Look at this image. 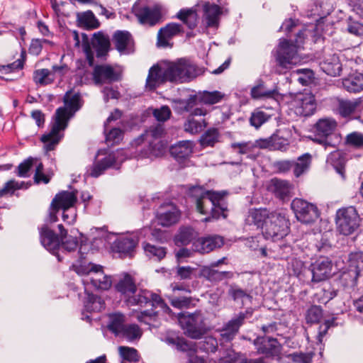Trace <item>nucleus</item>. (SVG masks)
Returning a JSON list of instances; mask_svg holds the SVG:
<instances>
[{
	"label": "nucleus",
	"instance_id": "obj_38",
	"mask_svg": "<svg viewBox=\"0 0 363 363\" xmlns=\"http://www.w3.org/2000/svg\"><path fill=\"white\" fill-rule=\"evenodd\" d=\"M197 236V233L191 226H181L174 236V241L176 245L183 246L189 245Z\"/></svg>",
	"mask_w": 363,
	"mask_h": 363
},
{
	"label": "nucleus",
	"instance_id": "obj_57",
	"mask_svg": "<svg viewBox=\"0 0 363 363\" xmlns=\"http://www.w3.org/2000/svg\"><path fill=\"white\" fill-rule=\"evenodd\" d=\"M27 189L23 182H16L14 179H11L5 183L4 187L0 189V197L6 194H13L16 190L21 189Z\"/></svg>",
	"mask_w": 363,
	"mask_h": 363
},
{
	"label": "nucleus",
	"instance_id": "obj_19",
	"mask_svg": "<svg viewBox=\"0 0 363 363\" xmlns=\"http://www.w3.org/2000/svg\"><path fill=\"white\" fill-rule=\"evenodd\" d=\"M40 238L42 245L48 251L55 255L58 261L62 258L57 252L60 247V238L59 236L47 225H43L40 230Z\"/></svg>",
	"mask_w": 363,
	"mask_h": 363
},
{
	"label": "nucleus",
	"instance_id": "obj_25",
	"mask_svg": "<svg viewBox=\"0 0 363 363\" xmlns=\"http://www.w3.org/2000/svg\"><path fill=\"white\" fill-rule=\"evenodd\" d=\"M138 244V238L136 235H125L118 238L113 242V249L118 253L131 256Z\"/></svg>",
	"mask_w": 363,
	"mask_h": 363
},
{
	"label": "nucleus",
	"instance_id": "obj_64",
	"mask_svg": "<svg viewBox=\"0 0 363 363\" xmlns=\"http://www.w3.org/2000/svg\"><path fill=\"white\" fill-rule=\"evenodd\" d=\"M272 150H286L289 146V141L284 137L274 133L272 135Z\"/></svg>",
	"mask_w": 363,
	"mask_h": 363
},
{
	"label": "nucleus",
	"instance_id": "obj_27",
	"mask_svg": "<svg viewBox=\"0 0 363 363\" xmlns=\"http://www.w3.org/2000/svg\"><path fill=\"white\" fill-rule=\"evenodd\" d=\"M116 49L121 54H129L133 52V38L128 31L118 30L113 37Z\"/></svg>",
	"mask_w": 363,
	"mask_h": 363
},
{
	"label": "nucleus",
	"instance_id": "obj_30",
	"mask_svg": "<svg viewBox=\"0 0 363 363\" xmlns=\"http://www.w3.org/2000/svg\"><path fill=\"white\" fill-rule=\"evenodd\" d=\"M194 143L190 140H182L170 147L171 155L177 161L181 162L188 158L193 152Z\"/></svg>",
	"mask_w": 363,
	"mask_h": 363
},
{
	"label": "nucleus",
	"instance_id": "obj_7",
	"mask_svg": "<svg viewBox=\"0 0 363 363\" xmlns=\"http://www.w3.org/2000/svg\"><path fill=\"white\" fill-rule=\"evenodd\" d=\"M363 269V253L352 252L349 255L348 266L340 276V283L345 289H353L357 285V278Z\"/></svg>",
	"mask_w": 363,
	"mask_h": 363
},
{
	"label": "nucleus",
	"instance_id": "obj_22",
	"mask_svg": "<svg viewBox=\"0 0 363 363\" xmlns=\"http://www.w3.org/2000/svg\"><path fill=\"white\" fill-rule=\"evenodd\" d=\"M119 152H111L102 160L95 162L88 169L87 173L90 177H98L110 167H116Z\"/></svg>",
	"mask_w": 363,
	"mask_h": 363
},
{
	"label": "nucleus",
	"instance_id": "obj_59",
	"mask_svg": "<svg viewBox=\"0 0 363 363\" xmlns=\"http://www.w3.org/2000/svg\"><path fill=\"white\" fill-rule=\"evenodd\" d=\"M144 250L147 256L155 257L157 260H161L166 255V249L162 247H157L149 243L144 245Z\"/></svg>",
	"mask_w": 363,
	"mask_h": 363
},
{
	"label": "nucleus",
	"instance_id": "obj_4",
	"mask_svg": "<svg viewBox=\"0 0 363 363\" xmlns=\"http://www.w3.org/2000/svg\"><path fill=\"white\" fill-rule=\"evenodd\" d=\"M163 133L162 126L157 125L138 138L135 140L137 145H140V143H143L139 150L138 157L153 159L162 156L166 149V145L161 139Z\"/></svg>",
	"mask_w": 363,
	"mask_h": 363
},
{
	"label": "nucleus",
	"instance_id": "obj_33",
	"mask_svg": "<svg viewBox=\"0 0 363 363\" xmlns=\"http://www.w3.org/2000/svg\"><path fill=\"white\" fill-rule=\"evenodd\" d=\"M320 69L328 75L335 77L340 74L342 65L336 54L328 56L321 63Z\"/></svg>",
	"mask_w": 363,
	"mask_h": 363
},
{
	"label": "nucleus",
	"instance_id": "obj_10",
	"mask_svg": "<svg viewBox=\"0 0 363 363\" xmlns=\"http://www.w3.org/2000/svg\"><path fill=\"white\" fill-rule=\"evenodd\" d=\"M296 218L303 223L315 222L320 216L318 207L301 199H295L291 204Z\"/></svg>",
	"mask_w": 363,
	"mask_h": 363
},
{
	"label": "nucleus",
	"instance_id": "obj_50",
	"mask_svg": "<svg viewBox=\"0 0 363 363\" xmlns=\"http://www.w3.org/2000/svg\"><path fill=\"white\" fill-rule=\"evenodd\" d=\"M219 132L217 128L208 129L201 136L200 143L203 147H213L218 142Z\"/></svg>",
	"mask_w": 363,
	"mask_h": 363
},
{
	"label": "nucleus",
	"instance_id": "obj_20",
	"mask_svg": "<svg viewBox=\"0 0 363 363\" xmlns=\"http://www.w3.org/2000/svg\"><path fill=\"white\" fill-rule=\"evenodd\" d=\"M333 264L327 257H320L311 265L313 282H320L331 275Z\"/></svg>",
	"mask_w": 363,
	"mask_h": 363
},
{
	"label": "nucleus",
	"instance_id": "obj_15",
	"mask_svg": "<svg viewBox=\"0 0 363 363\" xmlns=\"http://www.w3.org/2000/svg\"><path fill=\"white\" fill-rule=\"evenodd\" d=\"M180 217V210L172 203L162 204L156 214L158 223L164 227H169L176 224L179 222Z\"/></svg>",
	"mask_w": 363,
	"mask_h": 363
},
{
	"label": "nucleus",
	"instance_id": "obj_9",
	"mask_svg": "<svg viewBox=\"0 0 363 363\" xmlns=\"http://www.w3.org/2000/svg\"><path fill=\"white\" fill-rule=\"evenodd\" d=\"M262 235L267 240H279L288 234L289 221L281 213L272 212L269 220L262 229Z\"/></svg>",
	"mask_w": 363,
	"mask_h": 363
},
{
	"label": "nucleus",
	"instance_id": "obj_6",
	"mask_svg": "<svg viewBox=\"0 0 363 363\" xmlns=\"http://www.w3.org/2000/svg\"><path fill=\"white\" fill-rule=\"evenodd\" d=\"M169 82L174 83L188 82L199 74L196 66L189 60L181 58L164 65Z\"/></svg>",
	"mask_w": 363,
	"mask_h": 363
},
{
	"label": "nucleus",
	"instance_id": "obj_21",
	"mask_svg": "<svg viewBox=\"0 0 363 363\" xmlns=\"http://www.w3.org/2000/svg\"><path fill=\"white\" fill-rule=\"evenodd\" d=\"M255 345L259 354L266 357L277 356L280 352V345L277 339L269 337H258Z\"/></svg>",
	"mask_w": 363,
	"mask_h": 363
},
{
	"label": "nucleus",
	"instance_id": "obj_17",
	"mask_svg": "<svg viewBox=\"0 0 363 363\" xmlns=\"http://www.w3.org/2000/svg\"><path fill=\"white\" fill-rule=\"evenodd\" d=\"M224 245L223 238L217 235L201 237L193 242V250L201 254L209 253Z\"/></svg>",
	"mask_w": 363,
	"mask_h": 363
},
{
	"label": "nucleus",
	"instance_id": "obj_47",
	"mask_svg": "<svg viewBox=\"0 0 363 363\" xmlns=\"http://www.w3.org/2000/svg\"><path fill=\"white\" fill-rule=\"evenodd\" d=\"M228 294L235 302L241 301L242 304H244L245 301L251 302L252 300V296L249 291L242 289L235 284L230 286Z\"/></svg>",
	"mask_w": 363,
	"mask_h": 363
},
{
	"label": "nucleus",
	"instance_id": "obj_52",
	"mask_svg": "<svg viewBox=\"0 0 363 363\" xmlns=\"http://www.w3.org/2000/svg\"><path fill=\"white\" fill-rule=\"evenodd\" d=\"M287 270L291 276L299 277L306 270V267L303 261L296 257H291L288 262Z\"/></svg>",
	"mask_w": 363,
	"mask_h": 363
},
{
	"label": "nucleus",
	"instance_id": "obj_34",
	"mask_svg": "<svg viewBox=\"0 0 363 363\" xmlns=\"http://www.w3.org/2000/svg\"><path fill=\"white\" fill-rule=\"evenodd\" d=\"M166 341L168 344L174 345L178 350L186 353L188 357L197 353L196 344L193 341L180 337H167Z\"/></svg>",
	"mask_w": 363,
	"mask_h": 363
},
{
	"label": "nucleus",
	"instance_id": "obj_12",
	"mask_svg": "<svg viewBox=\"0 0 363 363\" xmlns=\"http://www.w3.org/2000/svg\"><path fill=\"white\" fill-rule=\"evenodd\" d=\"M77 272L88 274L89 277L84 282L91 284L96 289L108 290L111 286V279L104 274L101 265L91 264L89 271L81 269Z\"/></svg>",
	"mask_w": 363,
	"mask_h": 363
},
{
	"label": "nucleus",
	"instance_id": "obj_53",
	"mask_svg": "<svg viewBox=\"0 0 363 363\" xmlns=\"http://www.w3.org/2000/svg\"><path fill=\"white\" fill-rule=\"evenodd\" d=\"M77 19L79 23L82 26L90 28H96L99 26V23L96 18L94 13L90 11L78 13Z\"/></svg>",
	"mask_w": 363,
	"mask_h": 363
},
{
	"label": "nucleus",
	"instance_id": "obj_48",
	"mask_svg": "<svg viewBox=\"0 0 363 363\" xmlns=\"http://www.w3.org/2000/svg\"><path fill=\"white\" fill-rule=\"evenodd\" d=\"M142 334V330L138 325L126 324L118 337L124 338L129 342H133L140 339Z\"/></svg>",
	"mask_w": 363,
	"mask_h": 363
},
{
	"label": "nucleus",
	"instance_id": "obj_31",
	"mask_svg": "<svg viewBox=\"0 0 363 363\" xmlns=\"http://www.w3.org/2000/svg\"><path fill=\"white\" fill-rule=\"evenodd\" d=\"M268 189L277 198L284 200L289 197L292 185L286 180L274 178L271 179Z\"/></svg>",
	"mask_w": 363,
	"mask_h": 363
},
{
	"label": "nucleus",
	"instance_id": "obj_56",
	"mask_svg": "<svg viewBox=\"0 0 363 363\" xmlns=\"http://www.w3.org/2000/svg\"><path fill=\"white\" fill-rule=\"evenodd\" d=\"M345 143L347 145L356 149L363 148V133L357 131L352 132L345 137Z\"/></svg>",
	"mask_w": 363,
	"mask_h": 363
},
{
	"label": "nucleus",
	"instance_id": "obj_24",
	"mask_svg": "<svg viewBox=\"0 0 363 363\" xmlns=\"http://www.w3.org/2000/svg\"><path fill=\"white\" fill-rule=\"evenodd\" d=\"M115 289L127 300L130 299L138 291L135 279L127 273L119 278L115 284Z\"/></svg>",
	"mask_w": 363,
	"mask_h": 363
},
{
	"label": "nucleus",
	"instance_id": "obj_5",
	"mask_svg": "<svg viewBox=\"0 0 363 363\" xmlns=\"http://www.w3.org/2000/svg\"><path fill=\"white\" fill-rule=\"evenodd\" d=\"M337 126V123L335 119H319L314 125L313 140L325 148L335 147L341 140L339 134L334 133Z\"/></svg>",
	"mask_w": 363,
	"mask_h": 363
},
{
	"label": "nucleus",
	"instance_id": "obj_29",
	"mask_svg": "<svg viewBox=\"0 0 363 363\" xmlns=\"http://www.w3.org/2000/svg\"><path fill=\"white\" fill-rule=\"evenodd\" d=\"M201 275L211 282H220L225 279H231L234 273L230 271H218L211 265L204 266L201 269Z\"/></svg>",
	"mask_w": 363,
	"mask_h": 363
},
{
	"label": "nucleus",
	"instance_id": "obj_37",
	"mask_svg": "<svg viewBox=\"0 0 363 363\" xmlns=\"http://www.w3.org/2000/svg\"><path fill=\"white\" fill-rule=\"evenodd\" d=\"M361 104L362 101L360 99H339L337 109L342 117L347 118L359 111Z\"/></svg>",
	"mask_w": 363,
	"mask_h": 363
},
{
	"label": "nucleus",
	"instance_id": "obj_13",
	"mask_svg": "<svg viewBox=\"0 0 363 363\" xmlns=\"http://www.w3.org/2000/svg\"><path fill=\"white\" fill-rule=\"evenodd\" d=\"M291 104L295 113L301 116L313 115L316 108L315 97L310 92L296 94Z\"/></svg>",
	"mask_w": 363,
	"mask_h": 363
},
{
	"label": "nucleus",
	"instance_id": "obj_46",
	"mask_svg": "<svg viewBox=\"0 0 363 363\" xmlns=\"http://www.w3.org/2000/svg\"><path fill=\"white\" fill-rule=\"evenodd\" d=\"M327 162L333 165L337 172L344 177L345 157L342 151L337 150L330 152L327 157Z\"/></svg>",
	"mask_w": 363,
	"mask_h": 363
},
{
	"label": "nucleus",
	"instance_id": "obj_44",
	"mask_svg": "<svg viewBox=\"0 0 363 363\" xmlns=\"http://www.w3.org/2000/svg\"><path fill=\"white\" fill-rule=\"evenodd\" d=\"M277 94L276 89H267L262 80H259L257 85L254 86L250 91L251 96L254 99L274 98Z\"/></svg>",
	"mask_w": 363,
	"mask_h": 363
},
{
	"label": "nucleus",
	"instance_id": "obj_35",
	"mask_svg": "<svg viewBox=\"0 0 363 363\" xmlns=\"http://www.w3.org/2000/svg\"><path fill=\"white\" fill-rule=\"evenodd\" d=\"M272 212H269L266 208H255L249 211L248 216L247 218V222L249 224H254L258 228H262L266 224L269 217H271Z\"/></svg>",
	"mask_w": 363,
	"mask_h": 363
},
{
	"label": "nucleus",
	"instance_id": "obj_42",
	"mask_svg": "<svg viewBox=\"0 0 363 363\" xmlns=\"http://www.w3.org/2000/svg\"><path fill=\"white\" fill-rule=\"evenodd\" d=\"M108 320V328L116 336H118L121 333L127 324L125 315L121 313L110 314Z\"/></svg>",
	"mask_w": 363,
	"mask_h": 363
},
{
	"label": "nucleus",
	"instance_id": "obj_16",
	"mask_svg": "<svg viewBox=\"0 0 363 363\" xmlns=\"http://www.w3.org/2000/svg\"><path fill=\"white\" fill-rule=\"evenodd\" d=\"M93 80L95 84H111L118 82L121 79V74L113 67L108 65H96L92 73Z\"/></svg>",
	"mask_w": 363,
	"mask_h": 363
},
{
	"label": "nucleus",
	"instance_id": "obj_36",
	"mask_svg": "<svg viewBox=\"0 0 363 363\" xmlns=\"http://www.w3.org/2000/svg\"><path fill=\"white\" fill-rule=\"evenodd\" d=\"M220 357L217 363H264V358L256 359L240 360L237 354L232 349L219 350Z\"/></svg>",
	"mask_w": 363,
	"mask_h": 363
},
{
	"label": "nucleus",
	"instance_id": "obj_58",
	"mask_svg": "<svg viewBox=\"0 0 363 363\" xmlns=\"http://www.w3.org/2000/svg\"><path fill=\"white\" fill-rule=\"evenodd\" d=\"M206 126L204 121H197L194 118H189L184 123V130L191 134L200 133Z\"/></svg>",
	"mask_w": 363,
	"mask_h": 363
},
{
	"label": "nucleus",
	"instance_id": "obj_63",
	"mask_svg": "<svg viewBox=\"0 0 363 363\" xmlns=\"http://www.w3.org/2000/svg\"><path fill=\"white\" fill-rule=\"evenodd\" d=\"M106 140L111 145L117 144L123 138V131L118 128H113L106 132Z\"/></svg>",
	"mask_w": 363,
	"mask_h": 363
},
{
	"label": "nucleus",
	"instance_id": "obj_28",
	"mask_svg": "<svg viewBox=\"0 0 363 363\" xmlns=\"http://www.w3.org/2000/svg\"><path fill=\"white\" fill-rule=\"evenodd\" d=\"M91 46L96 51L98 58L107 55L111 46L108 35L101 31L95 33L91 38Z\"/></svg>",
	"mask_w": 363,
	"mask_h": 363
},
{
	"label": "nucleus",
	"instance_id": "obj_60",
	"mask_svg": "<svg viewBox=\"0 0 363 363\" xmlns=\"http://www.w3.org/2000/svg\"><path fill=\"white\" fill-rule=\"evenodd\" d=\"M323 317V310L320 306H313L308 309L306 314L307 323H318Z\"/></svg>",
	"mask_w": 363,
	"mask_h": 363
},
{
	"label": "nucleus",
	"instance_id": "obj_55",
	"mask_svg": "<svg viewBox=\"0 0 363 363\" xmlns=\"http://www.w3.org/2000/svg\"><path fill=\"white\" fill-rule=\"evenodd\" d=\"M118 352L121 357L130 362H138L140 359V355L136 349L126 346H120Z\"/></svg>",
	"mask_w": 363,
	"mask_h": 363
},
{
	"label": "nucleus",
	"instance_id": "obj_23",
	"mask_svg": "<svg viewBox=\"0 0 363 363\" xmlns=\"http://www.w3.org/2000/svg\"><path fill=\"white\" fill-rule=\"evenodd\" d=\"M77 201V193L62 191L55 195L51 202V208L55 210H64L74 208Z\"/></svg>",
	"mask_w": 363,
	"mask_h": 363
},
{
	"label": "nucleus",
	"instance_id": "obj_40",
	"mask_svg": "<svg viewBox=\"0 0 363 363\" xmlns=\"http://www.w3.org/2000/svg\"><path fill=\"white\" fill-rule=\"evenodd\" d=\"M204 18L208 27H215L218 24V17L221 13V9L216 4L206 3L203 6Z\"/></svg>",
	"mask_w": 363,
	"mask_h": 363
},
{
	"label": "nucleus",
	"instance_id": "obj_11",
	"mask_svg": "<svg viewBox=\"0 0 363 363\" xmlns=\"http://www.w3.org/2000/svg\"><path fill=\"white\" fill-rule=\"evenodd\" d=\"M132 12L140 23L150 26L157 24L161 18V13L157 7H150L140 1L133 4Z\"/></svg>",
	"mask_w": 363,
	"mask_h": 363
},
{
	"label": "nucleus",
	"instance_id": "obj_2",
	"mask_svg": "<svg viewBox=\"0 0 363 363\" xmlns=\"http://www.w3.org/2000/svg\"><path fill=\"white\" fill-rule=\"evenodd\" d=\"M65 106L56 110L55 121L50 133L41 137V141L45 145L46 151L53 150L63 137L60 133L67 126L69 120L82 106L81 96L79 94L70 95L67 93L64 97Z\"/></svg>",
	"mask_w": 363,
	"mask_h": 363
},
{
	"label": "nucleus",
	"instance_id": "obj_32",
	"mask_svg": "<svg viewBox=\"0 0 363 363\" xmlns=\"http://www.w3.org/2000/svg\"><path fill=\"white\" fill-rule=\"evenodd\" d=\"M155 296L159 295L146 289H141L135 296L133 295L130 299H128V303L131 306L138 305L142 307L150 303L153 308H155Z\"/></svg>",
	"mask_w": 363,
	"mask_h": 363
},
{
	"label": "nucleus",
	"instance_id": "obj_62",
	"mask_svg": "<svg viewBox=\"0 0 363 363\" xmlns=\"http://www.w3.org/2000/svg\"><path fill=\"white\" fill-rule=\"evenodd\" d=\"M82 48L85 53L86 60L90 67H92L94 63V52L91 50V45L89 42L88 37L86 34H82Z\"/></svg>",
	"mask_w": 363,
	"mask_h": 363
},
{
	"label": "nucleus",
	"instance_id": "obj_43",
	"mask_svg": "<svg viewBox=\"0 0 363 363\" xmlns=\"http://www.w3.org/2000/svg\"><path fill=\"white\" fill-rule=\"evenodd\" d=\"M343 87L349 92L357 93L363 90V74L356 73L342 81Z\"/></svg>",
	"mask_w": 363,
	"mask_h": 363
},
{
	"label": "nucleus",
	"instance_id": "obj_26",
	"mask_svg": "<svg viewBox=\"0 0 363 363\" xmlns=\"http://www.w3.org/2000/svg\"><path fill=\"white\" fill-rule=\"evenodd\" d=\"M183 32V27L181 24L177 23H168L166 26L160 29L157 34V45L167 47L169 45V40L172 38Z\"/></svg>",
	"mask_w": 363,
	"mask_h": 363
},
{
	"label": "nucleus",
	"instance_id": "obj_39",
	"mask_svg": "<svg viewBox=\"0 0 363 363\" xmlns=\"http://www.w3.org/2000/svg\"><path fill=\"white\" fill-rule=\"evenodd\" d=\"M199 315V313H191L187 316H184L183 313L179 314V318L181 321L182 318L186 319V334L193 339H199L202 335L201 331L196 326Z\"/></svg>",
	"mask_w": 363,
	"mask_h": 363
},
{
	"label": "nucleus",
	"instance_id": "obj_3",
	"mask_svg": "<svg viewBox=\"0 0 363 363\" xmlns=\"http://www.w3.org/2000/svg\"><path fill=\"white\" fill-rule=\"evenodd\" d=\"M304 38V30H301L297 33L294 43L286 39L280 40L274 54L276 67L274 72L276 74L285 73L301 61L298 50L303 43Z\"/></svg>",
	"mask_w": 363,
	"mask_h": 363
},
{
	"label": "nucleus",
	"instance_id": "obj_51",
	"mask_svg": "<svg viewBox=\"0 0 363 363\" xmlns=\"http://www.w3.org/2000/svg\"><path fill=\"white\" fill-rule=\"evenodd\" d=\"M271 118V115L257 108L251 114L250 118V123L256 129L260 128L264 123L268 121Z\"/></svg>",
	"mask_w": 363,
	"mask_h": 363
},
{
	"label": "nucleus",
	"instance_id": "obj_1",
	"mask_svg": "<svg viewBox=\"0 0 363 363\" xmlns=\"http://www.w3.org/2000/svg\"><path fill=\"white\" fill-rule=\"evenodd\" d=\"M226 194L224 191L207 190L201 186H192L187 192L188 197L196 211L201 214L208 216L203 219L204 222H210L221 216L227 217V203L224 199Z\"/></svg>",
	"mask_w": 363,
	"mask_h": 363
},
{
	"label": "nucleus",
	"instance_id": "obj_49",
	"mask_svg": "<svg viewBox=\"0 0 363 363\" xmlns=\"http://www.w3.org/2000/svg\"><path fill=\"white\" fill-rule=\"evenodd\" d=\"M33 81L36 84L43 86L54 82V77L48 69H39L33 72Z\"/></svg>",
	"mask_w": 363,
	"mask_h": 363
},
{
	"label": "nucleus",
	"instance_id": "obj_54",
	"mask_svg": "<svg viewBox=\"0 0 363 363\" xmlns=\"http://www.w3.org/2000/svg\"><path fill=\"white\" fill-rule=\"evenodd\" d=\"M157 312H155L153 310H146L141 311L137 316L138 321L148 325L150 327H157Z\"/></svg>",
	"mask_w": 363,
	"mask_h": 363
},
{
	"label": "nucleus",
	"instance_id": "obj_8",
	"mask_svg": "<svg viewBox=\"0 0 363 363\" xmlns=\"http://www.w3.org/2000/svg\"><path fill=\"white\" fill-rule=\"evenodd\" d=\"M337 229L344 235L354 233L359 226L360 218L353 206L342 208L336 213Z\"/></svg>",
	"mask_w": 363,
	"mask_h": 363
},
{
	"label": "nucleus",
	"instance_id": "obj_18",
	"mask_svg": "<svg viewBox=\"0 0 363 363\" xmlns=\"http://www.w3.org/2000/svg\"><path fill=\"white\" fill-rule=\"evenodd\" d=\"M165 65H153L149 69L146 79L145 88L149 91H155L157 87L169 82Z\"/></svg>",
	"mask_w": 363,
	"mask_h": 363
},
{
	"label": "nucleus",
	"instance_id": "obj_41",
	"mask_svg": "<svg viewBox=\"0 0 363 363\" xmlns=\"http://www.w3.org/2000/svg\"><path fill=\"white\" fill-rule=\"evenodd\" d=\"M312 156L310 153H305L299 156L296 161H293V172L296 177H299L306 173L311 165Z\"/></svg>",
	"mask_w": 363,
	"mask_h": 363
},
{
	"label": "nucleus",
	"instance_id": "obj_61",
	"mask_svg": "<svg viewBox=\"0 0 363 363\" xmlns=\"http://www.w3.org/2000/svg\"><path fill=\"white\" fill-rule=\"evenodd\" d=\"M223 97L220 91H204L201 96V101L206 104H214L218 103Z\"/></svg>",
	"mask_w": 363,
	"mask_h": 363
},
{
	"label": "nucleus",
	"instance_id": "obj_14",
	"mask_svg": "<svg viewBox=\"0 0 363 363\" xmlns=\"http://www.w3.org/2000/svg\"><path fill=\"white\" fill-rule=\"evenodd\" d=\"M253 310L247 308L245 312H240L235 317L229 320L220 330V336L223 340L231 341L238 333L240 327L243 324L246 318L252 315Z\"/></svg>",
	"mask_w": 363,
	"mask_h": 363
},
{
	"label": "nucleus",
	"instance_id": "obj_45",
	"mask_svg": "<svg viewBox=\"0 0 363 363\" xmlns=\"http://www.w3.org/2000/svg\"><path fill=\"white\" fill-rule=\"evenodd\" d=\"M177 18L182 21L189 29H194L198 23V15L194 9H181L177 14Z\"/></svg>",
	"mask_w": 363,
	"mask_h": 363
}]
</instances>
